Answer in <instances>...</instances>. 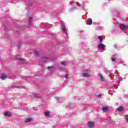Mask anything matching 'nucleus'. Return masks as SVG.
Here are the masks:
<instances>
[{"mask_svg":"<svg viewBox=\"0 0 128 128\" xmlns=\"http://www.w3.org/2000/svg\"><path fill=\"white\" fill-rule=\"evenodd\" d=\"M98 38L99 40V42L100 44H102L104 37L102 36H98Z\"/></svg>","mask_w":128,"mask_h":128,"instance_id":"6","label":"nucleus"},{"mask_svg":"<svg viewBox=\"0 0 128 128\" xmlns=\"http://www.w3.org/2000/svg\"><path fill=\"white\" fill-rule=\"evenodd\" d=\"M87 24L88 26H92V20L88 19L87 21Z\"/></svg>","mask_w":128,"mask_h":128,"instance_id":"7","label":"nucleus"},{"mask_svg":"<svg viewBox=\"0 0 128 128\" xmlns=\"http://www.w3.org/2000/svg\"><path fill=\"white\" fill-rule=\"evenodd\" d=\"M32 118H28L26 120H25V122H32Z\"/></svg>","mask_w":128,"mask_h":128,"instance_id":"13","label":"nucleus"},{"mask_svg":"<svg viewBox=\"0 0 128 128\" xmlns=\"http://www.w3.org/2000/svg\"><path fill=\"white\" fill-rule=\"evenodd\" d=\"M102 110L104 112H108V108L104 107L102 108Z\"/></svg>","mask_w":128,"mask_h":128,"instance_id":"14","label":"nucleus"},{"mask_svg":"<svg viewBox=\"0 0 128 128\" xmlns=\"http://www.w3.org/2000/svg\"><path fill=\"white\" fill-rule=\"evenodd\" d=\"M4 115L6 116L10 117L12 116V113L10 112H6Z\"/></svg>","mask_w":128,"mask_h":128,"instance_id":"9","label":"nucleus"},{"mask_svg":"<svg viewBox=\"0 0 128 128\" xmlns=\"http://www.w3.org/2000/svg\"><path fill=\"white\" fill-rule=\"evenodd\" d=\"M114 46H115L116 48V46L115 45Z\"/></svg>","mask_w":128,"mask_h":128,"instance_id":"24","label":"nucleus"},{"mask_svg":"<svg viewBox=\"0 0 128 128\" xmlns=\"http://www.w3.org/2000/svg\"><path fill=\"white\" fill-rule=\"evenodd\" d=\"M88 128H94V123L93 122H89L88 123Z\"/></svg>","mask_w":128,"mask_h":128,"instance_id":"3","label":"nucleus"},{"mask_svg":"<svg viewBox=\"0 0 128 128\" xmlns=\"http://www.w3.org/2000/svg\"><path fill=\"white\" fill-rule=\"evenodd\" d=\"M118 112H122V110H124V108L120 106V107H119L118 108Z\"/></svg>","mask_w":128,"mask_h":128,"instance_id":"15","label":"nucleus"},{"mask_svg":"<svg viewBox=\"0 0 128 128\" xmlns=\"http://www.w3.org/2000/svg\"><path fill=\"white\" fill-rule=\"evenodd\" d=\"M68 74H66V76H65L66 78H68Z\"/></svg>","mask_w":128,"mask_h":128,"instance_id":"21","label":"nucleus"},{"mask_svg":"<svg viewBox=\"0 0 128 128\" xmlns=\"http://www.w3.org/2000/svg\"><path fill=\"white\" fill-rule=\"evenodd\" d=\"M119 28L121 30H126V26L124 24H120Z\"/></svg>","mask_w":128,"mask_h":128,"instance_id":"1","label":"nucleus"},{"mask_svg":"<svg viewBox=\"0 0 128 128\" xmlns=\"http://www.w3.org/2000/svg\"><path fill=\"white\" fill-rule=\"evenodd\" d=\"M49 114H50V112H45V116H48Z\"/></svg>","mask_w":128,"mask_h":128,"instance_id":"19","label":"nucleus"},{"mask_svg":"<svg viewBox=\"0 0 128 128\" xmlns=\"http://www.w3.org/2000/svg\"><path fill=\"white\" fill-rule=\"evenodd\" d=\"M98 48L100 50H104V48H106V46L103 44H100L99 45H98Z\"/></svg>","mask_w":128,"mask_h":128,"instance_id":"2","label":"nucleus"},{"mask_svg":"<svg viewBox=\"0 0 128 128\" xmlns=\"http://www.w3.org/2000/svg\"><path fill=\"white\" fill-rule=\"evenodd\" d=\"M82 76L84 78H88V76H90V74L89 72H84L82 74Z\"/></svg>","mask_w":128,"mask_h":128,"instance_id":"4","label":"nucleus"},{"mask_svg":"<svg viewBox=\"0 0 128 128\" xmlns=\"http://www.w3.org/2000/svg\"><path fill=\"white\" fill-rule=\"evenodd\" d=\"M126 120L128 122V115L126 116Z\"/></svg>","mask_w":128,"mask_h":128,"instance_id":"22","label":"nucleus"},{"mask_svg":"<svg viewBox=\"0 0 128 128\" xmlns=\"http://www.w3.org/2000/svg\"><path fill=\"white\" fill-rule=\"evenodd\" d=\"M99 76L100 77L102 82H104V76L102 74H99Z\"/></svg>","mask_w":128,"mask_h":128,"instance_id":"12","label":"nucleus"},{"mask_svg":"<svg viewBox=\"0 0 128 128\" xmlns=\"http://www.w3.org/2000/svg\"><path fill=\"white\" fill-rule=\"evenodd\" d=\"M62 32H66V28L64 27H63L62 28Z\"/></svg>","mask_w":128,"mask_h":128,"instance_id":"18","label":"nucleus"},{"mask_svg":"<svg viewBox=\"0 0 128 128\" xmlns=\"http://www.w3.org/2000/svg\"><path fill=\"white\" fill-rule=\"evenodd\" d=\"M6 76L4 74H1V75L0 76V78H2V80H6Z\"/></svg>","mask_w":128,"mask_h":128,"instance_id":"8","label":"nucleus"},{"mask_svg":"<svg viewBox=\"0 0 128 128\" xmlns=\"http://www.w3.org/2000/svg\"><path fill=\"white\" fill-rule=\"evenodd\" d=\"M62 66H68V63L66 61H62L60 63Z\"/></svg>","mask_w":128,"mask_h":128,"instance_id":"10","label":"nucleus"},{"mask_svg":"<svg viewBox=\"0 0 128 128\" xmlns=\"http://www.w3.org/2000/svg\"><path fill=\"white\" fill-rule=\"evenodd\" d=\"M98 98H100V94L98 95Z\"/></svg>","mask_w":128,"mask_h":128,"instance_id":"23","label":"nucleus"},{"mask_svg":"<svg viewBox=\"0 0 128 128\" xmlns=\"http://www.w3.org/2000/svg\"><path fill=\"white\" fill-rule=\"evenodd\" d=\"M111 60H112V62H116V58H112Z\"/></svg>","mask_w":128,"mask_h":128,"instance_id":"17","label":"nucleus"},{"mask_svg":"<svg viewBox=\"0 0 128 128\" xmlns=\"http://www.w3.org/2000/svg\"><path fill=\"white\" fill-rule=\"evenodd\" d=\"M16 58L19 60H20L21 62H22L24 60V58H20V56L18 54L16 56Z\"/></svg>","mask_w":128,"mask_h":128,"instance_id":"11","label":"nucleus"},{"mask_svg":"<svg viewBox=\"0 0 128 128\" xmlns=\"http://www.w3.org/2000/svg\"><path fill=\"white\" fill-rule=\"evenodd\" d=\"M53 66H48V68L49 70H50V68H52Z\"/></svg>","mask_w":128,"mask_h":128,"instance_id":"20","label":"nucleus"},{"mask_svg":"<svg viewBox=\"0 0 128 128\" xmlns=\"http://www.w3.org/2000/svg\"><path fill=\"white\" fill-rule=\"evenodd\" d=\"M88 70H86V72H88Z\"/></svg>","mask_w":128,"mask_h":128,"instance_id":"25","label":"nucleus"},{"mask_svg":"<svg viewBox=\"0 0 128 128\" xmlns=\"http://www.w3.org/2000/svg\"><path fill=\"white\" fill-rule=\"evenodd\" d=\"M30 54H34L36 56H40V52L36 50H34L33 52H30Z\"/></svg>","mask_w":128,"mask_h":128,"instance_id":"5","label":"nucleus"},{"mask_svg":"<svg viewBox=\"0 0 128 128\" xmlns=\"http://www.w3.org/2000/svg\"><path fill=\"white\" fill-rule=\"evenodd\" d=\"M32 17H30L29 18V22H30V24H32Z\"/></svg>","mask_w":128,"mask_h":128,"instance_id":"16","label":"nucleus"}]
</instances>
